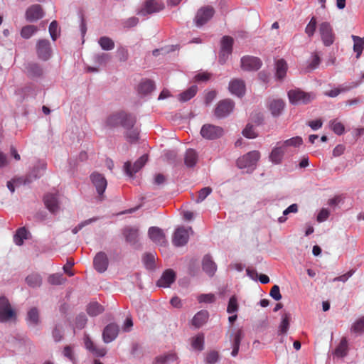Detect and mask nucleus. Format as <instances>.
<instances>
[{
  "label": "nucleus",
  "mask_w": 364,
  "mask_h": 364,
  "mask_svg": "<svg viewBox=\"0 0 364 364\" xmlns=\"http://www.w3.org/2000/svg\"><path fill=\"white\" fill-rule=\"evenodd\" d=\"M242 134L246 138L255 139L257 136V134L255 131L252 125L248 124L242 131Z\"/></svg>",
  "instance_id": "13d9d810"
},
{
  "label": "nucleus",
  "mask_w": 364,
  "mask_h": 364,
  "mask_svg": "<svg viewBox=\"0 0 364 364\" xmlns=\"http://www.w3.org/2000/svg\"><path fill=\"white\" fill-rule=\"evenodd\" d=\"M233 43V38L230 36H225L222 38L220 41V51L218 57L220 64L225 63L228 57L231 55Z\"/></svg>",
  "instance_id": "7ed1b4c3"
},
{
  "label": "nucleus",
  "mask_w": 364,
  "mask_h": 364,
  "mask_svg": "<svg viewBox=\"0 0 364 364\" xmlns=\"http://www.w3.org/2000/svg\"><path fill=\"white\" fill-rule=\"evenodd\" d=\"M123 111H119L110 114L106 120L107 126L114 128L120 125L123 118Z\"/></svg>",
  "instance_id": "bb28decb"
},
{
  "label": "nucleus",
  "mask_w": 364,
  "mask_h": 364,
  "mask_svg": "<svg viewBox=\"0 0 364 364\" xmlns=\"http://www.w3.org/2000/svg\"><path fill=\"white\" fill-rule=\"evenodd\" d=\"M212 193V188L210 187H205L200 189L198 192V198L196 200V202L199 203L204 200L207 196H208Z\"/></svg>",
  "instance_id": "4d7b16f0"
},
{
  "label": "nucleus",
  "mask_w": 364,
  "mask_h": 364,
  "mask_svg": "<svg viewBox=\"0 0 364 364\" xmlns=\"http://www.w3.org/2000/svg\"><path fill=\"white\" fill-rule=\"evenodd\" d=\"M149 238L156 244L166 247L167 240L164 231L158 227H151L148 231Z\"/></svg>",
  "instance_id": "ddd939ff"
},
{
  "label": "nucleus",
  "mask_w": 364,
  "mask_h": 364,
  "mask_svg": "<svg viewBox=\"0 0 364 364\" xmlns=\"http://www.w3.org/2000/svg\"><path fill=\"white\" fill-rule=\"evenodd\" d=\"M259 158L260 153L258 151H250L237 160V166L241 169L255 166Z\"/></svg>",
  "instance_id": "20e7f679"
},
{
  "label": "nucleus",
  "mask_w": 364,
  "mask_h": 364,
  "mask_svg": "<svg viewBox=\"0 0 364 364\" xmlns=\"http://www.w3.org/2000/svg\"><path fill=\"white\" fill-rule=\"evenodd\" d=\"M123 235L127 242L134 245L138 241L139 229L137 228L127 227L123 230Z\"/></svg>",
  "instance_id": "393cba45"
},
{
  "label": "nucleus",
  "mask_w": 364,
  "mask_h": 364,
  "mask_svg": "<svg viewBox=\"0 0 364 364\" xmlns=\"http://www.w3.org/2000/svg\"><path fill=\"white\" fill-rule=\"evenodd\" d=\"M284 107V102L282 100H274L269 104V109L274 116H279Z\"/></svg>",
  "instance_id": "72a5a7b5"
},
{
  "label": "nucleus",
  "mask_w": 364,
  "mask_h": 364,
  "mask_svg": "<svg viewBox=\"0 0 364 364\" xmlns=\"http://www.w3.org/2000/svg\"><path fill=\"white\" fill-rule=\"evenodd\" d=\"M200 134L205 139L213 140L220 137L223 134V129L220 127L206 124L202 127Z\"/></svg>",
  "instance_id": "0eeeda50"
},
{
  "label": "nucleus",
  "mask_w": 364,
  "mask_h": 364,
  "mask_svg": "<svg viewBox=\"0 0 364 364\" xmlns=\"http://www.w3.org/2000/svg\"><path fill=\"white\" fill-rule=\"evenodd\" d=\"M203 269L210 277L213 276L217 270V265L210 255L204 256L202 262Z\"/></svg>",
  "instance_id": "b1692460"
},
{
  "label": "nucleus",
  "mask_w": 364,
  "mask_h": 364,
  "mask_svg": "<svg viewBox=\"0 0 364 364\" xmlns=\"http://www.w3.org/2000/svg\"><path fill=\"white\" fill-rule=\"evenodd\" d=\"M43 16V11L41 6L34 4L28 8L26 12V19L29 21H36L41 18Z\"/></svg>",
  "instance_id": "a211bd4d"
},
{
  "label": "nucleus",
  "mask_w": 364,
  "mask_h": 364,
  "mask_svg": "<svg viewBox=\"0 0 364 364\" xmlns=\"http://www.w3.org/2000/svg\"><path fill=\"white\" fill-rule=\"evenodd\" d=\"M239 305L237 298L235 295H232L228 301L227 306V312L230 314H236L238 311Z\"/></svg>",
  "instance_id": "79ce46f5"
},
{
  "label": "nucleus",
  "mask_w": 364,
  "mask_h": 364,
  "mask_svg": "<svg viewBox=\"0 0 364 364\" xmlns=\"http://www.w3.org/2000/svg\"><path fill=\"white\" fill-rule=\"evenodd\" d=\"M351 331L356 333L364 332V316L358 318L352 326Z\"/></svg>",
  "instance_id": "864d4df0"
},
{
  "label": "nucleus",
  "mask_w": 364,
  "mask_h": 364,
  "mask_svg": "<svg viewBox=\"0 0 364 364\" xmlns=\"http://www.w3.org/2000/svg\"><path fill=\"white\" fill-rule=\"evenodd\" d=\"M230 92L237 97H242L245 92V85L243 80L234 79L229 83Z\"/></svg>",
  "instance_id": "aec40b11"
},
{
  "label": "nucleus",
  "mask_w": 364,
  "mask_h": 364,
  "mask_svg": "<svg viewBox=\"0 0 364 364\" xmlns=\"http://www.w3.org/2000/svg\"><path fill=\"white\" fill-rule=\"evenodd\" d=\"M37 31V27L33 25L26 26L22 28L21 35L24 38H29Z\"/></svg>",
  "instance_id": "de8ad7c7"
},
{
  "label": "nucleus",
  "mask_w": 364,
  "mask_h": 364,
  "mask_svg": "<svg viewBox=\"0 0 364 364\" xmlns=\"http://www.w3.org/2000/svg\"><path fill=\"white\" fill-rule=\"evenodd\" d=\"M143 262L147 269H152L154 266L155 254L152 252L144 254Z\"/></svg>",
  "instance_id": "8fccbe9b"
},
{
  "label": "nucleus",
  "mask_w": 364,
  "mask_h": 364,
  "mask_svg": "<svg viewBox=\"0 0 364 364\" xmlns=\"http://www.w3.org/2000/svg\"><path fill=\"white\" fill-rule=\"evenodd\" d=\"M27 234L28 232L24 227L18 228L14 237V241L16 245H21L23 240L27 238Z\"/></svg>",
  "instance_id": "ea45409f"
},
{
  "label": "nucleus",
  "mask_w": 364,
  "mask_h": 364,
  "mask_svg": "<svg viewBox=\"0 0 364 364\" xmlns=\"http://www.w3.org/2000/svg\"><path fill=\"white\" fill-rule=\"evenodd\" d=\"M136 123V117L124 112L121 126L126 129H132Z\"/></svg>",
  "instance_id": "4c0bfd02"
},
{
  "label": "nucleus",
  "mask_w": 364,
  "mask_h": 364,
  "mask_svg": "<svg viewBox=\"0 0 364 364\" xmlns=\"http://www.w3.org/2000/svg\"><path fill=\"white\" fill-rule=\"evenodd\" d=\"M178 359L177 355L174 353L162 355L156 357L153 364H171L176 361Z\"/></svg>",
  "instance_id": "c756f323"
},
{
  "label": "nucleus",
  "mask_w": 364,
  "mask_h": 364,
  "mask_svg": "<svg viewBox=\"0 0 364 364\" xmlns=\"http://www.w3.org/2000/svg\"><path fill=\"white\" fill-rule=\"evenodd\" d=\"M87 323V317L85 314H80L77 316L75 321V325L79 328H82L85 327Z\"/></svg>",
  "instance_id": "338daca9"
},
{
  "label": "nucleus",
  "mask_w": 364,
  "mask_h": 364,
  "mask_svg": "<svg viewBox=\"0 0 364 364\" xmlns=\"http://www.w3.org/2000/svg\"><path fill=\"white\" fill-rule=\"evenodd\" d=\"M215 10L210 6H206L198 10L195 17V22L197 26H202L205 24L214 15Z\"/></svg>",
  "instance_id": "423d86ee"
},
{
  "label": "nucleus",
  "mask_w": 364,
  "mask_h": 364,
  "mask_svg": "<svg viewBox=\"0 0 364 364\" xmlns=\"http://www.w3.org/2000/svg\"><path fill=\"white\" fill-rule=\"evenodd\" d=\"M36 50L39 58L47 60L50 58L51 50L48 40H39L36 45Z\"/></svg>",
  "instance_id": "dca6fc26"
},
{
  "label": "nucleus",
  "mask_w": 364,
  "mask_h": 364,
  "mask_svg": "<svg viewBox=\"0 0 364 364\" xmlns=\"http://www.w3.org/2000/svg\"><path fill=\"white\" fill-rule=\"evenodd\" d=\"M103 311V306L97 302H92L87 307V312L91 316H96Z\"/></svg>",
  "instance_id": "58836bf2"
},
{
  "label": "nucleus",
  "mask_w": 364,
  "mask_h": 364,
  "mask_svg": "<svg viewBox=\"0 0 364 364\" xmlns=\"http://www.w3.org/2000/svg\"><path fill=\"white\" fill-rule=\"evenodd\" d=\"M125 137L130 143L136 142L139 139V131L136 128L127 129Z\"/></svg>",
  "instance_id": "09e8293b"
},
{
  "label": "nucleus",
  "mask_w": 364,
  "mask_h": 364,
  "mask_svg": "<svg viewBox=\"0 0 364 364\" xmlns=\"http://www.w3.org/2000/svg\"><path fill=\"white\" fill-rule=\"evenodd\" d=\"M276 77L278 80H283L287 74V64L284 59L277 60L275 63Z\"/></svg>",
  "instance_id": "c85d7f7f"
},
{
  "label": "nucleus",
  "mask_w": 364,
  "mask_h": 364,
  "mask_svg": "<svg viewBox=\"0 0 364 364\" xmlns=\"http://www.w3.org/2000/svg\"><path fill=\"white\" fill-rule=\"evenodd\" d=\"M26 282L29 287L36 288L41 285L42 278L40 274L37 273H32L27 276Z\"/></svg>",
  "instance_id": "e433bc0d"
},
{
  "label": "nucleus",
  "mask_w": 364,
  "mask_h": 364,
  "mask_svg": "<svg viewBox=\"0 0 364 364\" xmlns=\"http://www.w3.org/2000/svg\"><path fill=\"white\" fill-rule=\"evenodd\" d=\"M16 314L12 309L9 299L2 296L0 297V322L6 323L11 320H15Z\"/></svg>",
  "instance_id": "f03ea898"
},
{
  "label": "nucleus",
  "mask_w": 364,
  "mask_h": 364,
  "mask_svg": "<svg viewBox=\"0 0 364 364\" xmlns=\"http://www.w3.org/2000/svg\"><path fill=\"white\" fill-rule=\"evenodd\" d=\"M176 274L173 270L166 269L157 282V285L160 287H168L175 281Z\"/></svg>",
  "instance_id": "412c9836"
},
{
  "label": "nucleus",
  "mask_w": 364,
  "mask_h": 364,
  "mask_svg": "<svg viewBox=\"0 0 364 364\" xmlns=\"http://www.w3.org/2000/svg\"><path fill=\"white\" fill-rule=\"evenodd\" d=\"M52 336L56 342L60 341L63 338V328L60 324L55 325L52 331Z\"/></svg>",
  "instance_id": "6e6d98bb"
},
{
  "label": "nucleus",
  "mask_w": 364,
  "mask_h": 364,
  "mask_svg": "<svg viewBox=\"0 0 364 364\" xmlns=\"http://www.w3.org/2000/svg\"><path fill=\"white\" fill-rule=\"evenodd\" d=\"M43 201L48 210L52 213H55L59 210V202L56 194L47 193L43 198Z\"/></svg>",
  "instance_id": "f3484780"
},
{
  "label": "nucleus",
  "mask_w": 364,
  "mask_h": 364,
  "mask_svg": "<svg viewBox=\"0 0 364 364\" xmlns=\"http://www.w3.org/2000/svg\"><path fill=\"white\" fill-rule=\"evenodd\" d=\"M269 295L276 301H279L282 299V295L278 285H274L272 287Z\"/></svg>",
  "instance_id": "69168bd1"
},
{
  "label": "nucleus",
  "mask_w": 364,
  "mask_h": 364,
  "mask_svg": "<svg viewBox=\"0 0 364 364\" xmlns=\"http://www.w3.org/2000/svg\"><path fill=\"white\" fill-rule=\"evenodd\" d=\"M243 336V331L242 329H238L236 332L230 335L231 341L232 342V350L231 355L234 357L238 354L240 343Z\"/></svg>",
  "instance_id": "5701e85b"
},
{
  "label": "nucleus",
  "mask_w": 364,
  "mask_h": 364,
  "mask_svg": "<svg viewBox=\"0 0 364 364\" xmlns=\"http://www.w3.org/2000/svg\"><path fill=\"white\" fill-rule=\"evenodd\" d=\"M26 322L28 325L36 326L41 323L39 311L36 307L31 308L26 315Z\"/></svg>",
  "instance_id": "a878e982"
},
{
  "label": "nucleus",
  "mask_w": 364,
  "mask_h": 364,
  "mask_svg": "<svg viewBox=\"0 0 364 364\" xmlns=\"http://www.w3.org/2000/svg\"><path fill=\"white\" fill-rule=\"evenodd\" d=\"M290 103L293 105H306L316 98L313 92H306L299 88L290 90L287 93Z\"/></svg>",
  "instance_id": "f257e3e1"
},
{
  "label": "nucleus",
  "mask_w": 364,
  "mask_h": 364,
  "mask_svg": "<svg viewBox=\"0 0 364 364\" xmlns=\"http://www.w3.org/2000/svg\"><path fill=\"white\" fill-rule=\"evenodd\" d=\"M198 92V87L196 85H193L190 87L188 89L178 95V100L181 102H187L192 99Z\"/></svg>",
  "instance_id": "473e14b6"
},
{
  "label": "nucleus",
  "mask_w": 364,
  "mask_h": 364,
  "mask_svg": "<svg viewBox=\"0 0 364 364\" xmlns=\"http://www.w3.org/2000/svg\"><path fill=\"white\" fill-rule=\"evenodd\" d=\"M48 281L52 285H60L65 283L66 279L62 274H53L49 276Z\"/></svg>",
  "instance_id": "49530a36"
},
{
  "label": "nucleus",
  "mask_w": 364,
  "mask_h": 364,
  "mask_svg": "<svg viewBox=\"0 0 364 364\" xmlns=\"http://www.w3.org/2000/svg\"><path fill=\"white\" fill-rule=\"evenodd\" d=\"M117 54L119 60L122 62L127 60L129 58L128 50L122 47L117 49Z\"/></svg>",
  "instance_id": "0e129e2a"
},
{
  "label": "nucleus",
  "mask_w": 364,
  "mask_h": 364,
  "mask_svg": "<svg viewBox=\"0 0 364 364\" xmlns=\"http://www.w3.org/2000/svg\"><path fill=\"white\" fill-rule=\"evenodd\" d=\"M164 9V4L160 0H146L144 6L138 11L139 15L145 16L159 12Z\"/></svg>",
  "instance_id": "6e6552de"
},
{
  "label": "nucleus",
  "mask_w": 364,
  "mask_h": 364,
  "mask_svg": "<svg viewBox=\"0 0 364 364\" xmlns=\"http://www.w3.org/2000/svg\"><path fill=\"white\" fill-rule=\"evenodd\" d=\"M290 317L288 314H285L279 326V331L282 333H286L289 329Z\"/></svg>",
  "instance_id": "052dcab7"
},
{
  "label": "nucleus",
  "mask_w": 364,
  "mask_h": 364,
  "mask_svg": "<svg viewBox=\"0 0 364 364\" xmlns=\"http://www.w3.org/2000/svg\"><path fill=\"white\" fill-rule=\"evenodd\" d=\"M148 161V155L144 154L139 159H137L133 166L129 161H127L124 165V168L126 173L129 176H133V175L137 173L147 162Z\"/></svg>",
  "instance_id": "9b49d317"
},
{
  "label": "nucleus",
  "mask_w": 364,
  "mask_h": 364,
  "mask_svg": "<svg viewBox=\"0 0 364 364\" xmlns=\"http://www.w3.org/2000/svg\"><path fill=\"white\" fill-rule=\"evenodd\" d=\"M109 260L107 255L104 252H99L93 259V266L95 269L99 273L105 272L108 267Z\"/></svg>",
  "instance_id": "f8f14e48"
},
{
  "label": "nucleus",
  "mask_w": 364,
  "mask_h": 364,
  "mask_svg": "<svg viewBox=\"0 0 364 364\" xmlns=\"http://www.w3.org/2000/svg\"><path fill=\"white\" fill-rule=\"evenodd\" d=\"M119 333V327L114 323L107 325L102 333L103 340L105 343H110L114 341Z\"/></svg>",
  "instance_id": "6ab92c4d"
},
{
  "label": "nucleus",
  "mask_w": 364,
  "mask_h": 364,
  "mask_svg": "<svg viewBox=\"0 0 364 364\" xmlns=\"http://www.w3.org/2000/svg\"><path fill=\"white\" fill-rule=\"evenodd\" d=\"M287 152V150L281 144V142L277 144V146L274 147L270 153L269 159L274 164H280L282 161L283 156L284 154Z\"/></svg>",
  "instance_id": "4be33fe9"
},
{
  "label": "nucleus",
  "mask_w": 364,
  "mask_h": 364,
  "mask_svg": "<svg viewBox=\"0 0 364 364\" xmlns=\"http://www.w3.org/2000/svg\"><path fill=\"white\" fill-rule=\"evenodd\" d=\"M234 102L231 100L225 99L220 101L215 109V114L218 118L228 116L233 109Z\"/></svg>",
  "instance_id": "9d476101"
},
{
  "label": "nucleus",
  "mask_w": 364,
  "mask_h": 364,
  "mask_svg": "<svg viewBox=\"0 0 364 364\" xmlns=\"http://www.w3.org/2000/svg\"><path fill=\"white\" fill-rule=\"evenodd\" d=\"M298 212V205L296 203L291 204L287 209L283 211V216H281L278 218V222L280 223H283L287 220L286 215L289 213H296Z\"/></svg>",
  "instance_id": "a18cd8bd"
},
{
  "label": "nucleus",
  "mask_w": 364,
  "mask_h": 364,
  "mask_svg": "<svg viewBox=\"0 0 364 364\" xmlns=\"http://www.w3.org/2000/svg\"><path fill=\"white\" fill-rule=\"evenodd\" d=\"M318 31L323 43L326 46L332 45L335 40V35L332 26L328 22H322L318 27Z\"/></svg>",
  "instance_id": "39448f33"
},
{
  "label": "nucleus",
  "mask_w": 364,
  "mask_h": 364,
  "mask_svg": "<svg viewBox=\"0 0 364 364\" xmlns=\"http://www.w3.org/2000/svg\"><path fill=\"white\" fill-rule=\"evenodd\" d=\"M316 17L313 16L305 28V33L307 34L309 37H312L314 36L316 31Z\"/></svg>",
  "instance_id": "3c124183"
},
{
  "label": "nucleus",
  "mask_w": 364,
  "mask_h": 364,
  "mask_svg": "<svg viewBox=\"0 0 364 364\" xmlns=\"http://www.w3.org/2000/svg\"><path fill=\"white\" fill-rule=\"evenodd\" d=\"M200 303H213L215 300V296L213 294H201L198 298Z\"/></svg>",
  "instance_id": "680f3d73"
},
{
  "label": "nucleus",
  "mask_w": 364,
  "mask_h": 364,
  "mask_svg": "<svg viewBox=\"0 0 364 364\" xmlns=\"http://www.w3.org/2000/svg\"><path fill=\"white\" fill-rule=\"evenodd\" d=\"M331 129L338 135H341L345 130L344 125L336 119L330 122Z\"/></svg>",
  "instance_id": "603ef678"
},
{
  "label": "nucleus",
  "mask_w": 364,
  "mask_h": 364,
  "mask_svg": "<svg viewBox=\"0 0 364 364\" xmlns=\"http://www.w3.org/2000/svg\"><path fill=\"white\" fill-rule=\"evenodd\" d=\"M348 351V341L346 338H342L340 343L335 350V355L338 358L345 357Z\"/></svg>",
  "instance_id": "f704fd0d"
},
{
  "label": "nucleus",
  "mask_w": 364,
  "mask_h": 364,
  "mask_svg": "<svg viewBox=\"0 0 364 364\" xmlns=\"http://www.w3.org/2000/svg\"><path fill=\"white\" fill-rule=\"evenodd\" d=\"M60 30L58 28V23L56 21H53L49 26V33L53 41H55L59 34Z\"/></svg>",
  "instance_id": "bf43d9fd"
},
{
  "label": "nucleus",
  "mask_w": 364,
  "mask_h": 364,
  "mask_svg": "<svg viewBox=\"0 0 364 364\" xmlns=\"http://www.w3.org/2000/svg\"><path fill=\"white\" fill-rule=\"evenodd\" d=\"M208 312L205 310H202L198 312L192 320V324L196 328L203 326L208 320Z\"/></svg>",
  "instance_id": "2f4dec72"
},
{
  "label": "nucleus",
  "mask_w": 364,
  "mask_h": 364,
  "mask_svg": "<svg viewBox=\"0 0 364 364\" xmlns=\"http://www.w3.org/2000/svg\"><path fill=\"white\" fill-rule=\"evenodd\" d=\"M96 220H97V218H90V219H88V220H86L85 221L81 222L80 224H78L76 227H75L72 230L73 233V234L77 233L85 225H89V224H90L92 222H95Z\"/></svg>",
  "instance_id": "e2e57ef3"
},
{
  "label": "nucleus",
  "mask_w": 364,
  "mask_h": 364,
  "mask_svg": "<svg viewBox=\"0 0 364 364\" xmlns=\"http://www.w3.org/2000/svg\"><path fill=\"white\" fill-rule=\"evenodd\" d=\"M261 65V60L257 57L247 55L241 59V67L245 70H257Z\"/></svg>",
  "instance_id": "2eb2a0df"
},
{
  "label": "nucleus",
  "mask_w": 364,
  "mask_h": 364,
  "mask_svg": "<svg viewBox=\"0 0 364 364\" xmlns=\"http://www.w3.org/2000/svg\"><path fill=\"white\" fill-rule=\"evenodd\" d=\"M27 71L31 77H39L43 74V69L37 63H30L27 66Z\"/></svg>",
  "instance_id": "a19ab883"
},
{
  "label": "nucleus",
  "mask_w": 364,
  "mask_h": 364,
  "mask_svg": "<svg viewBox=\"0 0 364 364\" xmlns=\"http://www.w3.org/2000/svg\"><path fill=\"white\" fill-rule=\"evenodd\" d=\"M198 154L194 149H188L184 156V163L188 167H193L198 161Z\"/></svg>",
  "instance_id": "cd10ccee"
},
{
  "label": "nucleus",
  "mask_w": 364,
  "mask_h": 364,
  "mask_svg": "<svg viewBox=\"0 0 364 364\" xmlns=\"http://www.w3.org/2000/svg\"><path fill=\"white\" fill-rule=\"evenodd\" d=\"M101 48L105 50H110L114 48V41L109 37L102 36L98 41Z\"/></svg>",
  "instance_id": "37998d69"
},
{
  "label": "nucleus",
  "mask_w": 364,
  "mask_h": 364,
  "mask_svg": "<svg viewBox=\"0 0 364 364\" xmlns=\"http://www.w3.org/2000/svg\"><path fill=\"white\" fill-rule=\"evenodd\" d=\"M154 88V82L151 80L146 79L139 83L138 86V91L141 94L146 95L151 92Z\"/></svg>",
  "instance_id": "7c9ffc66"
},
{
  "label": "nucleus",
  "mask_w": 364,
  "mask_h": 364,
  "mask_svg": "<svg viewBox=\"0 0 364 364\" xmlns=\"http://www.w3.org/2000/svg\"><path fill=\"white\" fill-rule=\"evenodd\" d=\"M219 355L216 351H211L206 356V362L209 364L215 363L218 359Z\"/></svg>",
  "instance_id": "774afa93"
},
{
  "label": "nucleus",
  "mask_w": 364,
  "mask_h": 364,
  "mask_svg": "<svg viewBox=\"0 0 364 364\" xmlns=\"http://www.w3.org/2000/svg\"><path fill=\"white\" fill-rule=\"evenodd\" d=\"M352 38L354 41L353 50L356 53V58H359L364 49V38L353 35Z\"/></svg>",
  "instance_id": "c9c22d12"
},
{
  "label": "nucleus",
  "mask_w": 364,
  "mask_h": 364,
  "mask_svg": "<svg viewBox=\"0 0 364 364\" xmlns=\"http://www.w3.org/2000/svg\"><path fill=\"white\" fill-rule=\"evenodd\" d=\"M303 142L302 138L300 136L292 137L289 139L284 141V142H281V144L284 147V149L287 151V148L289 146H298L301 145Z\"/></svg>",
  "instance_id": "c03bdc74"
},
{
  "label": "nucleus",
  "mask_w": 364,
  "mask_h": 364,
  "mask_svg": "<svg viewBox=\"0 0 364 364\" xmlns=\"http://www.w3.org/2000/svg\"><path fill=\"white\" fill-rule=\"evenodd\" d=\"M189 238L188 230L183 227L178 228L176 230L173 236V244L176 247L185 245Z\"/></svg>",
  "instance_id": "4468645a"
},
{
  "label": "nucleus",
  "mask_w": 364,
  "mask_h": 364,
  "mask_svg": "<svg viewBox=\"0 0 364 364\" xmlns=\"http://www.w3.org/2000/svg\"><path fill=\"white\" fill-rule=\"evenodd\" d=\"M204 338L203 335H198L192 340V347L198 350H202L203 349Z\"/></svg>",
  "instance_id": "5fc2aeb1"
},
{
  "label": "nucleus",
  "mask_w": 364,
  "mask_h": 364,
  "mask_svg": "<svg viewBox=\"0 0 364 364\" xmlns=\"http://www.w3.org/2000/svg\"><path fill=\"white\" fill-rule=\"evenodd\" d=\"M90 180L95 187L100 200L103 198V193L107 186V182L105 176L97 172H94L90 175Z\"/></svg>",
  "instance_id": "1a4fd4ad"
}]
</instances>
